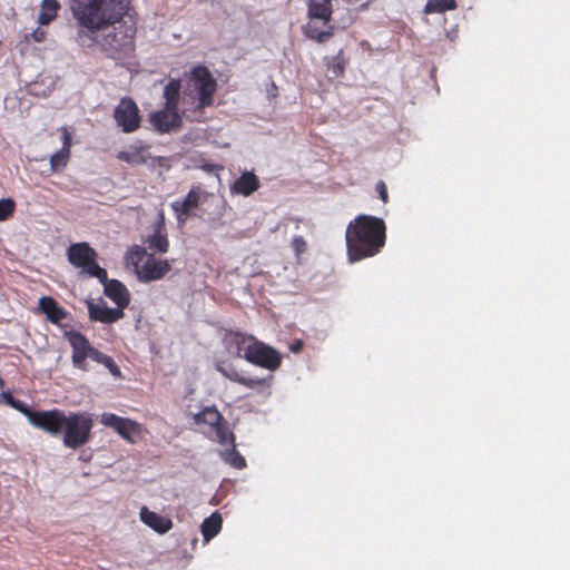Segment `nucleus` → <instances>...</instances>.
<instances>
[{"label":"nucleus","mask_w":570,"mask_h":570,"mask_svg":"<svg viewBox=\"0 0 570 570\" xmlns=\"http://www.w3.org/2000/svg\"><path fill=\"white\" fill-rule=\"evenodd\" d=\"M128 10L129 0H73L72 14L78 24L76 42L82 48L98 46L114 60L130 57L137 29Z\"/></svg>","instance_id":"obj_1"},{"label":"nucleus","mask_w":570,"mask_h":570,"mask_svg":"<svg viewBox=\"0 0 570 570\" xmlns=\"http://www.w3.org/2000/svg\"><path fill=\"white\" fill-rule=\"evenodd\" d=\"M385 232L382 218L364 214L356 216L345 232L348 259L358 262L379 254L385 245Z\"/></svg>","instance_id":"obj_2"},{"label":"nucleus","mask_w":570,"mask_h":570,"mask_svg":"<svg viewBox=\"0 0 570 570\" xmlns=\"http://www.w3.org/2000/svg\"><path fill=\"white\" fill-rule=\"evenodd\" d=\"M217 81L205 66H196L190 72L188 88L184 90L181 114L189 121H203L204 110L214 105Z\"/></svg>","instance_id":"obj_3"},{"label":"nucleus","mask_w":570,"mask_h":570,"mask_svg":"<svg viewBox=\"0 0 570 570\" xmlns=\"http://www.w3.org/2000/svg\"><path fill=\"white\" fill-rule=\"evenodd\" d=\"M126 261L134 266L138 279L144 283L161 279L171 269L169 261L156 258L154 253H148L139 245L128 248Z\"/></svg>","instance_id":"obj_4"},{"label":"nucleus","mask_w":570,"mask_h":570,"mask_svg":"<svg viewBox=\"0 0 570 570\" xmlns=\"http://www.w3.org/2000/svg\"><path fill=\"white\" fill-rule=\"evenodd\" d=\"M306 7L309 22L304 27V35L318 43L328 41L334 35V27L330 24L332 0H307Z\"/></svg>","instance_id":"obj_5"},{"label":"nucleus","mask_w":570,"mask_h":570,"mask_svg":"<svg viewBox=\"0 0 570 570\" xmlns=\"http://www.w3.org/2000/svg\"><path fill=\"white\" fill-rule=\"evenodd\" d=\"M94 420L87 412H75L66 415L63 423V445L69 449H78L87 444L91 439Z\"/></svg>","instance_id":"obj_6"},{"label":"nucleus","mask_w":570,"mask_h":570,"mask_svg":"<svg viewBox=\"0 0 570 570\" xmlns=\"http://www.w3.org/2000/svg\"><path fill=\"white\" fill-rule=\"evenodd\" d=\"M69 263L81 269V274L106 281V269L97 263V252L86 242L71 244L67 249Z\"/></svg>","instance_id":"obj_7"},{"label":"nucleus","mask_w":570,"mask_h":570,"mask_svg":"<svg viewBox=\"0 0 570 570\" xmlns=\"http://www.w3.org/2000/svg\"><path fill=\"white\" fill-rule=\"evenodd\" d=\"M243 357L250 364L276 371L282 364L281 353L271 345L262 341L253 340L252 344H247L246 354Z\"/></svg>","instance_id":"obj_8"},{"label":"nucleus","mask_w":570,"mask_h":570,"mask_svg":"<svg viewBox=\"0 0 570 570\" xmlns=\"http://www.w3.org/2000/svg\"><path fill=\"white\" fill-rule=\"evenodd\" d=\"M100 423L112 429L129 443H136L142 438V425L129 417H122L115 413L105 412L100 415Z\"/></svg>","instance_id":"obj_9"},{"label":"nucleus","mask_w":570,"mask_h":570,"mask_svg":"<svg viewBox=\"0 0 570 570\" xmlns=\"http://www.w3.org/2000/svg\"><path fill=\"white\" fill-rule=\"evenodd\" d=\"M114 119L126 134H130L139 129L141 116L135 100L130 97H124L114 109Z\"/></svg>","instance_id":"obj_10"},{"label":"nucleus","mask_w":570,"mask_h":570,"mask_svg":"<svg viewBox=\"0 0 570 570\" xmlns=\"http://www.w3.org/2000/svg\"><path fill=\"white\" fill-rule=\"evenodd\" d=\"M208 193L205 191L200 186H194L190 188L184 199H177L170 204V207L175 213L176 219L180 226L186 224V222L193 216V210L198 208L199 205L205 202Z\"/></svg>","instance_id":"obj_11"},{"label":"nucleus","mask_w":570,"mask_h":570,"mask_svg":"<svg viewBox=\"0 0 570 570\" xmlns=\"http://www.w3.org/2000/svg\"><path fill=\"white\" fill-rule=\"evenodd\" d=\"M194 420L197 424H206L215 431L216 441L225 445L227 439L232 435L227 421L215 406H207L195 414Z\"/></svg>","instance_id":"obj_12"},{"label":"nucleus","mask_w":570,"mask_h":570,"mask_svg":"<svg viewBox=\"0 0 570 570\" xmlns=\"http://www.w3.org/2000/svg\"><path fill=\"white\" fill-rule=\"evenodd\" d=\"M65 419L66 413L59 409L36 411L30 424L57 436L62 433Z\"/></svg>","instance_id":"obj_13"},{"label":"nucleus","mask_w":570,"mask_h":570,"mask_svg":"<svg viewBox=\"0 0 570 570\" xmlns=\"http://www.w3.org/2000/svg\"><path fill=\"white\" fill-rule=\"evenodd\" d=\"M65 337L72 347L71 358L73 366L79 370H86V358H88L92 347L88 338L77 331H66Z\"/></svg>","instance_id":"obj_14"},{"label":"nucleus","mask_w":570,"mask_h":570,"mask_svg":"<svg viewBox=\"0 0 570 570\" xmlns=\"http://www.w3.org/2000/svg\"><path fill=\"white\" fill-rule=\"evenodd\" d=\"M181 117H184L181 109L177 110L165 106L164 109L150 114L149 121L157 131L165 134L180 127Z\"/></svg>","instance_id":"obj_15"},{"label":"nucleus","mask_w":570,"mask_h":570,"mask_svg":"<svg viewBox=\"0 0 570 570\" xmlns=\"http://www.w3.org/2000/svg\"><path fill=\"white\" fill-rule=\"evenodd\" d=\"M145 243L147 244L148 249L154 254H165L168 252L169 239L164 212L158 214L157 222L153 226V234L147 236Z\"/></svg>","instance_id":"obj_16"},{"label":"nucleus","mask_w":570,"mask_h":570,"mask_svg":"<svg viewBox=\"0 0 570 570\" xmlns=\"http://www.w3.org/2000/svg\"><path fill=\"white\" fill-rule=\"evenodd\" d=\"M88 313L91 321L104 324H112L125 315L124 311L118 307H108L105 301H100L99 303L89 302Z\"/></svg>","instance_id":"obj_17"},{"label":"nucleus","mask_w":570,"mask_h":570,"mask_svg":"<svg viewBox=\"0 0 570 570\" xmlns=\"http://www.w3.org/2000/svg\"><path fill=\"white\" fill-rule=\"evenodd\" d=\"M104 285V293L109 297L118 308L124 311L130 303V295L127 287L118 279H108L106 273V281H99Z\"/></svg>","instance_id":"obj_18"},{"label":"nucleus","mask_w":570,"mask_h":570,"mask_svg":"<svg viewBox=\"0 0 570 570\" xmlns=\"http://www.w3.org/2000/svg\"><path fill=\"white\" fill-rule=\"evenodd\" d=\"M149 146L141 140L128 145L125 150L117 153V159L129 165H144L150 158Z\"/></svg>","instance_id":"obj_19"},{"label":"nucleus","mask_w":570,"mask_h":570,"mask_svg":"<svg viewBox=\"0 0 570 570\" xmlns=\"http://www.w3.org/2000/svg\"><path fill=\"white\" fill-rule=\"evenodd\" d=\"M38 311L46 315V318L55 325H60L61 321L68 316V312L51 296L39 298Z\"/></svg>","instance_id":"obj_20"},{"label":"nucleus","mask_w":570,"mask_h":570,"mask_svg":"<svg viewBox=\"0 0 570 570\" xmlns=\"http://www.w3.org/2000/svg\"><path fill=\"white\" fill-rule=\"evenodd\" d=\"M261 181L253 171L243 173L230 186L232 194L248 197L258 190Z\"/></svg>","instance_id":"obj_21"},{"label":"nucleus","mask_w":570,"mask_h":570,"mask_svg":"<svg viewBox=\"0 0 570 570\" xmlns=\"http://www.w3.org/2000/svg\"><path fill=\"white\" fill-rule=\"evenodd\" d=\"M140 520L159 534H165L173 528V521L169 518L150 511L147 507L141 508Z\"/></svg>","instance_id":"obj_22"},{"label":"nucleus","mask_w":570,"mask_h":570,"mask_svg":"<svg viewBox=\"0 0 570 570\" xmlns=\"http://www.w3.org/2000/svg\"><path fill=\"white\" fill-rule=\"evenodd\" d=\"M217 370L229 381L242 384L248 389H256L267 385V381L265 379H253L244 376L234 367L225 368L223 366H217Z\"/></svg>","instance_id":"obj_23"},{"label":"nucleus","mask_w":570,"mask_h":570,"mask_svg":"<svg viewBox=\"0 0 570 570\" xmlns=\"http://www.w3.org/2000/svg\"><path fill=\"white\" fill-rule=\"evenodd\" d=\"M223 519L219 512H213L208 518H206L202 525V534L205 542L210 541L214 537H216L222 530Z\"/></svg>","instance_id":"obj_24"},{"label":"nucleus","mask_w":570,"mask_h":570,"mask_svg":"<svg viewBox=\"0 0 570 570\" xmlns=\"http://www.w3.org/2000/svg\"><path fill=\"white\" fill-rule=\"evenodd\" d=\"M181 83L179 79H170L164 88L165 106L169 108L179 109Z\"/></svg>","instance_id":"obj_25"},{"label":"nucleus","mask_w":570,"mask_h":570,"mask_svg":"<svg viewBox=\"0 0 570 570\" xmlns=\"http://www.w3.org/2000/svg\"><path fill=\"white\" fill-rule=\"evenodd\" d=\"M226 445H228L229 449L223 453L224 461L235 469H238V470L244 469L246 466V460L236 450L234 433H232V435L227 439Z\"/></svg>","instance_id":"obj_26"},{"label":"nucleus","mask_w":570,"mask_h":570,"mask_svg":"<svg viewBox=\"0 0 570 570\" xmlns=\"http://www.w3.org/2000/svg\"><path fill=\"white\" fill-rule=\"evenodd\" d=\"M59 10L60 3L57 0H42L38 22L41 26L49 24L57 18Z\"/></svg>","instance_id":"obj_27"},{"label":"nucleus","mask_w":570,"mask_h":570,"mask_svg":"<svg viewBox=\"0 0 570 570\" xmlns=\"http://www.w3.org/2000/svg\"><path fill=\"white\" fill-rule=\"evenodd\" d=\"M347 66V59L344 56L343 49H341L336 56H334L327 63V70L333 78H341L344 76Z\"/></svg>","instance_id":"obj_28"},{"label":"nucleus","mask_w":570,"mask_h":570,"mask_svg":"<svg viewBox=\"0 0 570 570\" xmlns=\"http://www.w3.org/2000/svg\"><path fill=\"white\" fill-rule=\"evenodd\" d=\"M458 7L455 0H428L425 13H442L444 11L455 10Z\"/></svg>","instance_id":"obj_29"},{"label":"nucleus","mask_w":570,"mask_h":570,"mask_svg":"<svg viewBox=\"0 0 570 570\" xmlns=\"http://www.w3.org/2000/svg\"><path fill=\"white\" fill-rule=\"evenodd\" d=\"M71 151L59 149L50 158V167L52 171H59L63 169L69 161Z\"/></svg>","instance_id":"obj_30"},{"label":"nucleus","mask_w":570,"mask_h":570,"mask_svg":"<svg viewBox=\"0 0 570 570\" xmlns=\"http://www.w3.org/2000/svg\"><path fill=\"white\" fill-rule=\"evenodd\" d=\"M253 340H257L253 335H246L240 332H236L233 334L232 342L236 347V352L240 355L242 352L246 354L247 344H252Z\"/></svg>","instance_id":"obj_31"},{"label":"nucleus","mask_w":570,"mask_h":570,"mask_svg":"<svg viewBox=\"0 0 570 570\" xmlns=\"http://www.w3.org/2000/svg\"><path fill=\"white\" fill-rule=\"evenodd\" d=\"M16 209V202L12 198L0 199V222L9 219Z\"/></svg>","instance_id":"obj_32"},{"label":"nucleus","mask_w":570,"mask_h":570,"mask_svg":"<svg viewBox=\"0 0 570 570\" xmlns=\"http://www.w3.org/2000/svg\"><path fill=\"white\" fill-rule=\"evenodd\" d=\"M296 257H299L307 250V243L303 236H294L291 244Z\"/></svg>","instance_id":"obj_33"},{"label":"nucleus","mask_w":570,"mask_h":570,"mask_svg":"<svg viewBox=\"0 0 570 570\" xmlns=\"http://www.w3.org/2000/svg\"><path fill=\"white\" fill-rule=\"evenodd\" d=\"M11 407H13L14 410L22 413L28 419L29 422L31 421V419L33 417V415L36 413V411L30 409L24 402L17 400V399H14Z\"/></svg>","instance_id":"obj_34"},{"label":"nucleus","mask_w":570,"mask_h":570,"mask_svg":"<svg viewBox=\"0 0 570 570\" xmlns=\"http://www.w3.org/2000/svg\"><path fill=\"white\" fill-rule=\"evenodd\" d=\"M102 365H105L115 377L121 376L120 368L111 356L108 355V357L105 358Z\"/></svg>","instance_id":"obj_35"},{"label":"nucleus","mask_w":570,"mask_h":570,"mask_svg":"<svg viewBox=\"0 0 570 570\" xmlns=\"http://www.w3.org/2000/svg\"><path fill=\"white\" fill-rule=\"evenodd\" d=\"M375 189L379 194V197L382 199L384 204L389 202V193L386 184L383 180L376 183Z\"/></svg>","instance_id":"obj_36"},{"label":"nucleus","mask_w":570,"mask_h":570,"mask_svg":"<svg viewBox=\"0 0 570 570\" xmlns=\"http://www.w3.org/2000/svg\"><path fill=\"white\" fill-rule=\"evenodd\" d=\"M199 168L206 173H216L224 169V167L219 164H213V163H202L199 165Z\"/></svg>","instance_id":"obj_37"},{"label":"nucleus","mask_w":570,"mask_h":570,"mask_svg":"<svg viewBox=\"0 0 570 570\" xmlns=\"http://www.w3.org/2000/svg\"><path fill=\"white\" fill-rule=\"evenodd\" d=\"M88 357L97 363L102 364L105 362V358L108 357V355L104 354L102 352L92 346Z\"/></svg>","instance_id":"obj_38"},{"label":"nucleus","mask_w":570,"mask_h":570,"mask_svg":"<svg viewBox=\"0 0 570 570\" xmlns=\"http://www.w3.org/2000/svg\"><path fill=\"white\" fill-rule=\"evenodd\" d=\"M71 134L68 131L67 128H63L62 129V147L61 149L66 150V151H70V148H71Z\"/></svg>","instance_id":"obj_39"},{"label":"nucleus","mask_w":570,"mask_h":570,"mask_svg":"<svg viewBox=\"0 0 570 570\" xmlns=\"http://www.w3.org/2000/svg\"><path fill=\"white\" fill-rule=\"evenodd\" d=\"M47 37V31L40 27L35 29L31 33V39L36 42H42Z\"/></svg>","instance_id":"obj_40"},{"label":"nucleus","mask_w":570,"mask_h":570,"mask_svg":"<svg viewBox=\"0 0 570 570\" xmlns=\"http://www.w3.org/2000/svg\"><path fill=\"white\" fill-rule=\"evenodd\" d=\"M303 345L301 340H296L289 345V350L292 353H299L303 350Z\"/></svg>","instance_id":"obj_41"},{"label":"nucleus","mask_w":570,"mask_h":570,"mask_svg":"<svg viewBox=\"0 0 570 570\" xmlns=\"http://www.w3.org/2000/svg\"><path fill=\"white\" fill-rule=\"evenodd\" d=\"M0 396L9 406L13 404L14 397L11 395L10 392H2Z\"/></svg>","instance_id":"obj_42"},{"label":"nucleus","mask_w":570,"mask_h":570,"mask_svg":"<svg viewBox=\"0 0 570 570\" xmlns=\"http://www.w3.org/2000/svg\"><path fill=\"white\" fill-rule=\"evenodd\" d=\"M4 385V381L2 380V377L0 376V387H3Z\"/></svg>","instance_id":"obj_43"}]
</instances>
